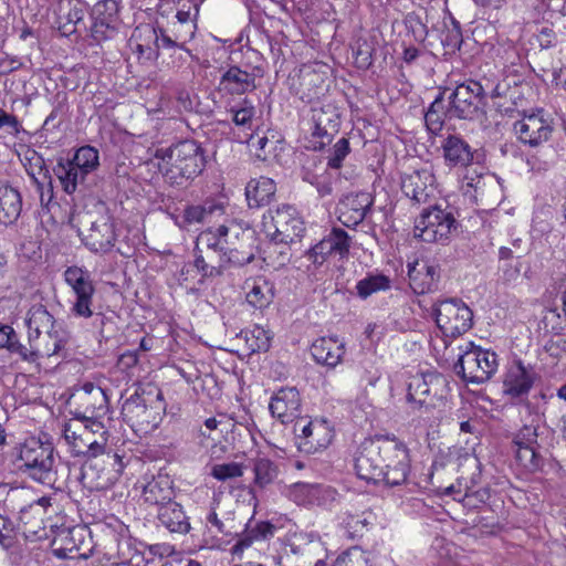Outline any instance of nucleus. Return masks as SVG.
Here are the masks:
<instances>
[{
	"label": "nucleus",
	"mask_w": 566,
	"mask_h": 566,
	"mask_svg": "<svg viewBox=\"0 0 566 566\" xmlns=\"http://www.w3.org/2000/svg\"><path fill=\"white\" fill-rule=\"evenodd\" d=\"M155 157L165 165L164 176L171 185L182 186L198 177L206 167V151L195 139L179 140L159 148Z\"/></svg>",
	"instance_id": "1"
},
{
	"label": "nucleus",
	"mask_w": 566,
	"mask_h": 566,
	"mask_svg": "<svg viewBox=\"0 0 566 566\" xmlns=\"http://www.w3.org/2000/svg\"><path fill=\"white\" fill-rule=\"evenodd\" d=\"M17 468L38 483L56 490L61 489L62 481L54 447L49 441L43 442L36 438L27 439L20 448Z\"/></svg>",
	"instance_id": "2"
},
{
	"label": "nucleus",
	"mask_w": 566,
	"mask_h": 566,
	"mask_svg": "<svg viewBox=\"0 0 566 566\" xmlns=\"http://www.w3.org/2000/svg\"><path fill=\"white\" fill-rule=\"evenodd\" d=\"M165 403L160 390L137 388L122 406L123 420L136 432L148 433L163 419Z\"/></svg>",
	"instance_id": "3"
},
{
	"label": "nucleus",
	"mask_w": 566,
	"mask_h": 566,
	"mask_svg": "<svg viewBox=\"0 0 566 566\" xmlns=\"http://www.w3.org/2000/svg\"><path fill=\"white\" fill-rule=\"evenodd\" d=\"M547 439L548 431L538 419L524 424L514 434L516 460L525 471L535 473L543 470Z\"/></svg>",
	"instance_id": "4"
},
{
	"label": "nucleus",
	"mask_w": 566,
	"mask_h": 566,
	"mask_svg": "<svg viewBox=\"0 0 566 566\" xmlns=\"http://www.w3.org/2000/svg\"><path fill=\"white\" fill-rule=\"evenodd\" d=\"M453 366L454 373L468 384H483L491 379L499 367L495 352L484 349L469 342Z\"/></svg>",
	"instance_id": "5"
},
{
	"label": "nucleus",
	"mask_w": 566,
	"mask_h": 566,
	"mask_svg": "<svg viewBox=\"0 0 566 566\" xmlns=\"http://www.w3.org/2000/svg\"><path fill=\"white\" fill-rule=\"evenodd\" d=\"M458 227L459 222L451 207L434 205L424 209L416 220L415 237L424 242L446 244Z\"/></svg>",
	"instance_id": "6"
},
{
	"label": "nucleus",
	"mask_w": 566,
	"mask_h": 566,
	"mask_svg": "<svg viewBox=\"0 0 566 566\" xmlns=\"http://www.w3.org/2000/svg\"><path fill=\"white\" fill-rule=\"evenodd\" d=\"M486 93L480 82L469 80L449 88L447 102L451 118L475 120L485 112Z\"/></svg>",
	"instance_id": "7"
},
{
	"label": "nucleus",
	"mask_w": 566,
	"mask_h": 566,
	"mask_svg": "<svg viewBox=\"0 0 566 566\" xmlns=\"http://www.w3.org/2000/svg\"><path fill=\"white\" fill-rule=\"evenodd\" d=\"M262 231L275 243H292L302 237L303 221L291 205H281L263 214Z\"/></svg>",
	"instance_id": "8"
},
{
	"label": "nucleus",
	"mask_w": 566,
	"mask_h": 566,
	"mask_svg": "<svg viewBox=\"0 0 566 566\" xmlns=\"http://www.w3.org/2000/svg\"><path fill=\"white\" fill-rule=\"evenodd\" d=\"M432 314L437 326L446 337H459L473 325L472 310L457 297L436 301Z\"/></svg>",
	"instance_id": "9"
},
{
	"label": "nucleus",
	"mask_w": 566,
	"mask_h": 566,
	"mask_svg": "<svg viewBox=\"0 0 566 566\" xmlns=\"http://www.w3.org/2000/svg\"><path fill=\"white\" fill-rule=\"evenodd\" d=\"M198 15L199 4L188 0L176 11L175 20L169 22L168 27L161 23L164 49L177 48L189 52L186 44L195 38Z\"/></svg>",
	"instance_id": "10"
},
{
	"label": "nucleus",
	"mask_w": 566,
	"mask_h": 566,
	"mask_svg": "<svg viewBox=\"0 0 566 566\" xmlns=\"http://www.w3.org/2000/svg\"><path fill=\"white\" fill-rule=\"evenodd\" d=\"M381 482L388 486H399L408 483L411 470L409 449L396 436L388 434L387 447L384 449Z\"/></svg>",
	"instance_id": "11"
},
{
	"label": "nucleus",
	"mask_w": 566,
	"mask_h": 566,
	"mask_svg": "<svg viewBox=\"0 0 566 566\" xmlns=\"http://www.w3.org/2000/svg\"><path fill=\"white\" fill-rule=\"evenodd\" d=\"M63 276L65 283L72 289L74 294L71 313L75 317H92L95 286L91 277V273L83 268L72 265L64 271Z\"/></svg>",
	"instance_id": "12"
},
{
	"label": "nucleus",
	"mask_w": 566,
	"mask_h": 566,
	"mask_svg": "<svg viewBox=\"0 0 566 566\" xmlns=\"http://www.w3.org/2000/svg\"><path fill=\"white\" fill-rule=\"evenodd\" d=\"M388 434L377 436L374 440L361 444L355 458V471L359 479L367 482L379 483L385 462L384 449L387 447Z\"/></svg>",
	"instance_id": "13"
},
{
	"label": "nucleus",
	"mask_w": 566,
	"mask_h": 566,
	"mask_svg": "<svg viewBox=\"0 0 566 566\" xmlns=\"http://www.w3.org/2000/svg\"><path fill=\"white\" fill-rule=\"evenodd\" d=\"M75 419H104L109 412L106 391L93 382H85L73 394Z\"/></svg>",
	"instance_id": "14"
},
{
	"label": "nucleus",
	"mask_w": 566,
	"mask_h": 566,
	"mask_svg": "<svg viewBox=\"0 0 566 566\" xmlns=\"http://www.w3.org/2000/svg\"><path fill=\"white\" fill-rule=\"evenodd\" d=\"M293 432L301 451L314 453L327 448L334 437L333 430L326 420H307L301 417L293 424Z\"/></svg>",
	"instance_id": "15"
},
{
	"label": "nucleus",
	"mask_w": 566,
	"mask_h": 566,
	"mask_svg": "<svg viewBox=\"0 0 566 566\" xmlns=\"http://www.w3.org/2000/svg\"><path fill=\"white\" fill-rule=\"evenodd\" d=\"M161 34L159 18L154 23L139 24L134 29L129 45L139 61L153 62L158 59L160 50L164 49Z\"/></svg>",
	"instance_id": "16"
},
{
	"label": "nucleus",
	"mask_w": 566,
	"mask_h": 566,
	"mask_svg": "<svg viewBox=\"0 0 566 566\" xmlns=\"http://www.w3.org/2000/svg\"><path fill=\"white\" fill-rule=\"evenodd\" d=\"M116 240L115 221L107 213L95 218L91 217L88 229L82 232L84 245L94 253L105 254L111 252Z\"/></svg>",
	"instance_id": "17"
},
{
	"label": "nucleus",
	"mask_w": 566,
	"mask_h": 566,
	"mask_svg": "<svg viewBox=\"0 0 566 566\" xmlns=\"http://www.w3.org/2000/svg\"><path fill=\"white\" fill-rule=\"evenodd\" d=\"M514 133L517 139L530 147H538L547 142L553 132V120L545 116L543 109L524 115L521 120L514 123Z\"/></svg>",
	"instance_id": "18"
},
{
	"label": "nucleus",
	"mask_w": 566,
	"mask_h": 566,
	"mask_svg": "<svg viewBox=\"0 0 566 566\" xmlns=\"http://www.w3.org/2000/svg\"><path fill=\"white\" fill-rule=\"evenodd\" d=\"M311 134L317 138L314 149H322L328 145L338 133L340 126V114L334 104H324L312 107Z\"/></svg>",
	"instance_id": "19"
},
{
	"label": "nucleus",
	"mask_w": 566,
	"mask_h": 566,
	"mask_svg": "<svg viewBox=\"0 0 566 566\" xmlns=\"http://www.w3.org/2000/svg\"><path fill=\"white\" fill-rule=\"evenodd\" d=\"M374 197L370 192H350L338 203V220L347 228L360 224L371 212Z\"/></svg>",
	"instance_id": "20"
},
{
	"label": "nucleus",
	"mask_w": 566,
	"mask_h": 566,
	"mask_svg": "<svg viewBox=\"0 0 566 566\" xmlns=\"http://www.w3.org/2000/svg\"><path fill=\"white\" fill-rule=\"evenodd\" d=\"M350 237L340 228H333L318 243L307 252L314 264L322 265L328 258L343 259L348 255Z\"/></svg>",
	"instance_id": "21"
},
{
	"label": "nucleus",
	"mask_w": 566,
	"mask_h": 566,
	"mask_svg": "<svg viewBox=\"0 0 566 566\" xmlns=\"http://www.w3.org/2000/svg\"><path fill=\"white\" fill-rule=\"evenodd\" d=\"M536 379L532 365H524L516 358L507 368L503 380V392L513 400H522L528 395Z\"/></svg>",
	"instance_id": "22"
},
{
	"label": "nucleus",
	"mask_w": 566,
	"mask_h": 566,
	"mask_svg": "<svg viewBox=\"0 0 566 566\" xmlns=\"http://www.w3.org/2000/svg\"><path fill=\"white\" fill-rule=\"evenodd\" d=\"M442 382L440 375L436 373H426L411 376L407 386V403L412 410H420L424 408L429 410L434 406L432 398V390ZM437 392H433L436 396Z\"/></svg>",
	"instance_id": "23"
},
{
	"label": "nucleus",
	"mask_w": 566,
	"mask_h": 566,
	"mask_svg": "<svg viewBox=\"0 0 566 566\" xmlns=\"http://www.w3.org/2000/svg\"><path fill=\"white\" fill-rule=\"evenodd\" d=\"M434 180L430 168L415 169L401 176V190L416 205L426 203L433 195Z\"/></svg>",
	"instance_id": "24"
},
{
	"label": "nucleus",
	"mask_w": 566,
	"mask_h": 566,
	"mask_svg": "<svg viewBox=\"0 0 566 566\" xmlns=\"http://www.w3.org/2000/svg\"><path fill=\"white\" fill-rule=\"evenodd\" d=\"M271 415L283 424L295 423L301 418V396L295 387L281 388L271 397Z\"/></svg>",
	"instance_id": "25"
},
{
	"label": "nucleus",
	"mask_w": 566,
	"mask_h": 566,
	"mask_svg": "<svg viewBox=\"0 0 566 566\" xmlns=\"http://www.w3.org/2000/svg\"><path fill=\"white\" fill-rule=\"evenodd\" d=\"M440 265L428 260L408 264L409 285L416 294H426L438 289Z\"/></svg>",
	"instance_id": "26"
},
{
	"label": "nucleus",
	"mask_w": 566,
	"mask_h": 566,
	"mask_svg": "<svg viewBox=\"0 0 566 566\" xmlns=\"http://www.w3.org/2000/svg\"><path fill=\"white\" fill-rule=\"evenodd\" d=\"M226 212L222 202L214 199H207L198 205H187L181 214L176 217V224L187 229L193 224L210 223Z\"/></svg>",
	"instance_id": "27"
},
{
	"label": "nucleus",
	"mask_w": 566,
	"mask_h": 566,
	"mask_svg": "<svg viewBox=\"0 0 566 566\" xmlns=\"http://www.w3.org/2000/svg\"><path fill=\"white\" fill-rule=\"evenodd\" d=\"M444 164L449 168H467L473 164L475 150L460 135H449L441 144Z\"/></svg>",
	"instance_id": "28"
},
{
	"label": "nucleus",
	"mask_w": 566,
	"mask_h": 566,
	"mask_svg": "<svg viewBox=\"0 0 566 566\" xmlns=\"http://www.w3.org/2000/svg\"><path fill=\"white\" fill-rule=\"evenodd\" d=\"M275 526L268 521L249 522L243 532L238 535L230 552L233 556L242 557L243 553L253 545L263 543L274 536Z\"/></svg>",
	"instance_id": "29"
},
{
	"label": "nucleus",
	"mask_w": 566,
	"mask_h": 566,
	"mask_svg": "<svg viewBox=\"0 0 566 566\" xmlns=\"http://www.w3.org/2000/svg\"><path fill=\"white\" fill-rule=\"evenodd\" d=\"M328 88V80L324 72L312 66L301 70L298 94L305 103H313L325 95Z\"/></svg>",
	"instance_id": "30"
},
{
	"label": "nucleus",
	"mask_w": 566,
	"mask_h": 566,
	"mask_svg": "<svg viewBox=\"0 0 566 566\" xmlns=\"http://www.w3.org/2000/svg\"><path fill=\"white\" fill-rule=\"evenodd\" d=\"M157 520L163 527L174 534L186 535L191 530L182 505L175 501L158 509Z\"/></svg>",
	"instance_id": "31"
},
{
	"label": "nucleus",
	"mask_w": 566,
	"mask_h": 566,
	"mask_svg": "<svg viewBox=\"0 0 566 566\" xmlns=\"http://www.w3.org/2000/svg\"><path fill=\"white\" fill-rule=\"evenodd\" d=\"M311 354L317 364L335 367L340 363L345 347L337 337H321L312 344Z\"/></svg>",
	"instance_id": "32"
},
{
	"label": "nucleus",
	"mask_w": 566,
	"mask_h": 566,
	"mask_svg": "<svg viewBox=\"0 0 566 566\" xmlns=\"http://www.w3.org/2000/svg\"><path fill=\"white\" fill-rule=\"evenodd\" d=\"M175 491L171 479L167 474L153 476L143 488V499L146 503L160 506L174 501Z\"/></svg>",
	"instance_id": "33"
},
{
	"label": "nucleus",
	"mask_w": 566,
	"mask_h": 566,
	"mask_svg": "<svg viewBox=\"0 0 566 566\" xmlns=\"http://www.w3.org/2000/svg\"><path fill=\"white\" fill-rule=\"evenodd\" d=\"M27 326L29 340H38L42 333L59 331V327H62L42 304H34L30 307Z\"/></svg>",
	"instance_id": "34"
},
{
	"label": "nucleus",
	"mask_w": 566,
	"mask_h": 566,
	"mask_svg": "<svg viewBox=\"0 0 566 566\" xmlns=\"http://www.w3.org/2000/svg\"><path fill=\"white\" fill-rule=\"evenodd\" d=\"M22 211L21 193L6 181L0 180V223L13 224Z\"/></svg>",
	"instance_id": "35"
},
{
	"label": "nucleus",
	"mask_w": 566,
	"mask_h": 566,
	"mask_svg": "<svg viewBox=\"0 0 566 566\" xmlns=\"http://www.w3.org/2000/svg\"><path fill=\"white\" fill-rule=\"evenodd\" d=\"M255 77L252 73L241 70L239 66H230L219 82L220 91L228 94H244L255 88Z\"/></svg>",
	"instance_id": "36"
},
{
	"label": "nucleus",
	"mask_w": 566,
	"mask_h": 566,
	"mask_svg": "<svg viewBox=\"0 0 566 566\" xmlns=\"http://www.w3.org/2000/svg\"><path fill=\"white\" fill-rule=\"evenodd\" d=\"M276 192L273 179L261 176L251 179L245 187V197L250 208H260L269 205Z\"/></svg>",
	"instance_id": "37"
},
{
	"label": "nucleus",
	"mask_w": 566,
	"mask_h": 566,
	"mask_svg": "<svg viewBox=\"0 0 566 566\" xmlns=\"http://www.w3.org/2000/svg\"><path fill=\"white\" fill-rule=\"evenodd\" d=\"M448 94V87L440 91L424 114L426 126L433 134H438L442 129L446 119H453L449 113Z\"/></svg>",
	"instance_id": "38"
},
{
	"label": "nucleus",
	"mask_w": 566,
	"mask_h": 566,
	"mask_svg": "<svg viewBox=\"0 0 566 566\" xmlns=\"http://www.w3.org/2000/svg\"><path fill=\"white\" fill-rule=\"evenodd\" d=\"M53 172L59 179L65 193L72 195L77 190L78 185L83 184L86 174L78 169L70 159L60 158L53 168Z\"/></svg>",
	"instance_id": "39"
},
{
	"label": "nucleus",
	"mask_w": 566,
	"mask_h": 566,
	"mask_svg": "<svg viewBox=\"0 0 566 566\" xmlns=\"http://www.w3.org/2000/svg\"><path fill=\"white\" fill-rule=\"evenodd\" d=\"M249 289L247 302L259 310L268 307L274 298V285L263 276H258L251 283L245 282Z\"/></svg>",
	"instance_id": "40"
},
{
	"label": "nucleus",
	"mask_w": 566,
	"mask_h": 566,
	"mask_svg": "<svg viewBox=\"0 0 566 566\" xmlns=\"http://www.w3.org/2000/svg\"><path fill=\"white\" fill-rule=\"evenodd\" d=\"M83 530L64 528L52 541L53 554L61 559L75 558L78 553L77 541L83 536Z\"/></svg>",
	"instance_id": "41"
},
{
	"label": "nucleus",
	"mask_w": 566,
	"mask_h": 566,
	"mask_svg": "<svg viewBox=\"0 0 566 566\" xmlns=\"http://www.w3.org/2000/svg\"><path fill=\"white\" fill-rule=\"evenodd\" d=\"M25 169L28 175L33 179L36 188L41 191L40 201L44 203V195H43V184L39 181L38 176H42L45 180H48V186L50 191L52 192V176L50 169L45 163L44 157L35 150H29L25 156Z\"/></svg>",
	"instance_id": "42"
},
{
	"label": "nucleus",
	"mask_w": 566,
	"mask_h": 566,
	"mask_svg": "<svg viewBox=\"0 0 566 566\" xmlns=\"http://www.w3.org/2000/svg\"><path fill=\"white\" fill-rule=\"evenodd\" d=\"M391 280L380 272H369L356 283V294L360 300H366L374 293L389 290Z\"/></svg>",
	"instance_id": "43"
},
{
	"label": "nucleus",
	"mask_w": 566,
	"mask_h": 566,
	"mask_svg": "<svg viewBox=\"0 0 566 566\" xmlns=\"http://www.w3.org/2000/svg\"><path fill=\"white\" fill-rule=\"evenodd\" d=\"M254 479L253 486L265 489L272 484L279 476V465L269 458H256L252 467Z\"/></svg>",
	"instance_id": "44"
},
{
	"label": "nucleus",
	"mask_w": 566,
	"mask_h": 566,
	"mask_svg": "<svg viewBox=\"0 0 566 566\" xmlns=\"http://www.w3.org/2000/svg\"><path fill=\"white\" fill-rule=\"evenodd\" d=\"M322 485L297 482L287 490V496L297 505H313L318 503L322 494Z\"/></svg>",
	"instance_id": "45"
},
{
	"label": "nucleus",
	"mask_w": 566,
	"mask_h": 566,
	"mask_svg": "<svg viewBox=\"0 0 566 566\" xmlns=\"http://www.w3.org/2000/svg\"><path fill=\"white\" fill-rule=\"evenodd\" d=\"M239 339H243L245 352L248 355L266 352L271 345V337L263 327L254 326L252 329L242 331L238 335Z\"/></svg>",
	"instance_id": "46"
},
{
	"label": "nucleus",
	"mask_w": 566,
	"mask_h": 566,
	"mask_svg": "<svg viewBox=\"0 0 566 566\" xmlns=\"http://www.w3.org/2000/svg\"><path fill=\"white\" fill-rule=\"evenodd\" d=\"M106 450V440L104 438H99V440H95L92 437V433L86 429H81L78 433L77 442H75V455H84L90 458H96L101 454H104Z\"/></svg>",
	"instance_id": "47"
},
{
	"label": "nucleus",
	"mask_w": 566,
	"mask_h": 566,
	"mask_svg": "<svg viewBox=\"0 0 566 566\" xmlns=\"http://www.w3.org/2000/svg\"><path fill=\"white\" fill-rule=\"evenodd\" d=\"M34 511H39V504L30 505L29 507L22 509L20 511V522L22 524V532L27 539L35 538L41 539V532L44 531L42 526L43 520L40 515L34 513Z\"/></svg>",
	"instance_id": "48"
},
{
	"label": "nucleus",
	"mask_w": 566,
	"mask_h": 566,
	"mask_svg": "<svg viewBox=\"0 0 566 566\" xmlns=\"http://www.w3.org/2000/svg\"><path fill=\"white\" fill-rule=\"evenodd\" d=\"M78 169L86 175L93 172L99 166L98 150L93 146L80 147L72 159H70Z\"/></svg>",
	"instance_id": "49"
},
{
	"label": "nucleus",
	"mask_w": 566,
	"mask_h": 566,
	"mask_svg": "<svg viewBox=\"0 0 566 566\" xmlns=\"http://www.w3.org/2000/svg\"><path fill=\"white\" fill-rule=\"evenodd\" d=\"M222 271L229 268L243 266L254 260V254L251 251H243L241 247L234 244L227 252L218 256Z\"/></svg>",
	"instance_id": "50"
},
{
	"label": "nucleus",
	"mask_w": 566,
	"mask_h": 566,
	"mask_svg": "<svg viewBox=\"0 0 566 566\" xmlns=\"http://www.w3.org/2000/svg\"><path fill=\"white\" fill-rule=\"evenodd\" d=\"M69 339L67 332L62 327L59 331L46 333L43 338L38 339V346L49 348V354H39V357H51L57 355L66 345Z\"/></svg>",
	"instance_id": "51"
},
{
	"label": "nucleus",
	"mask_w": 566,
	"mask_h": 566,
	"mask_svg": "<svg viewBox=\"0 0 566 566\" xmlns=\"http://www.w3.org/2000/svg\"><path fill=\"white\" fill-rule=\"evenodd\" d=\"M542 324L546 332L559 335L566 329V312L558 307L547 308L543 315Z\"/></svg>",
	"instance_id": "52"
},
{
	"label": "nucleus",
	"mask_w": 566,
	"mask_h": 566,
	"mask_svg": "<svg viewBox=\"0 0 566 566\" xmlns=\"http://www.w3.org/2000/svg\"><path fill=\"white\" fill-rule=\"evenodd\" d=\"M28 342L29 346L21 344L18 337H15L13 343L9 345V350L28 361H35L39 358V354H49L50 349L38 346V340L28 339Z\"/></svg>",
	"instance_id": "53"
},
{
	"label": "nucleus",
	"mask_w": 566,
	"mask_h": 566,
	"mask_svg": "<svg viewBox=\"0 0 566 566\" xmlns=\"http://www.w3.org/2000/svg\"><path fill=\"white\" fill-rule=\"evenodd\" d=\"M230 112L232 114V120L237 126L251 128L255 115V108L251 102L243 99L241 103L233 106Z\"/></svg>",
	"instance_id": "54"
},
{
	"label": "nucleus",
	"mask_w": 566,
	"mask_h": 566,
	"mask_svg": "<svg viewBox=\"0 0 566 566\" xmlns=\"http://www.w3.org/2000/svg\"><path fill=\"white\" fill-rule=\"evenodd\" d=\"M211 262L212 259L209 260L207 256H203L202 251L197 245L195 249L193 266L202 277H217L223 274L219 260L217 261V264H212Z\"/></svg>",
	"instance_id": "55"
},
{
	"label": "nucleus",
	"mask_w": 566,
	"mask_h": 566,
	"mask_svg": "<svg viewBox=\"0 0 566 566\" xmlns=\"http://www.w3.org/2000/svg\"><path fill=\"white\" fill-rule=\"evenodd\" d=\"M118 29L117 21H107L104 19H93L91 27L92 38L96 42L112 39L116 35Z\"/></svg>",
	"instance_id": "56"
},
{
	"label": "nucleus",
	"mask_w": 566,
	"mask_h": 566,
	"mask_svg": "<svg viewBox=\"0 0 566 566\" xmlns=\"http://www.w3.org/2000/svg\"><path fill=\"white\" fill-rule=\"evenodd\" d=\"M118 11L117 0H98L92 9V19L118 22Z\"/></svg>",
	"instance_id": "57"
},
{
	"label": "nucleus",
	"mask_w": 566,
	"mask_h": 566,
	"mask_svg": "<svg viewBox=\"0 0 566 566\" xmlns=\"http://www.w3.org/2000/svg\"><path fill=\"white\" fill-rule=\"evenodd\" d=\"M350 153L349 140L345 137L338 139L329 150L327 166L332 169H339L344 159Z\"/></svg>",
	"instance_id": "58"
},
{
	"label": "nucleus",
	"mask_w": 566,
	"mask_h": 566,
	"mask_svg": "<svg viewBox=\"0 0 566 566\" xmlns=\"http://www.w3.org/2000/svg\"><path fill=\"white\" fill-rule=\"evenodd\" d=\"M240 231L235 227H229L221 224L218 227V240L217 250L218 256L223 252H227L231 247L235 244L234 240H239Z\"/></svg>",
	"instance_id": "59"
},
{
	"label": "nucleus",
	"mask_w": 566,
	"mask_h": 566,
	"mask_svg": "<svg viewBox=\"0 0 566 566\" xmlns=\"http://www.w3.org/2000/svg\"><path fill=\"white\" fill-rule=\"evenodd\" d=\"M211 475L219 481H227L243 475V465L238 462L214 464L211 468Z\"/></svg>",
	"instance_id": "60"
},
{
	"label": "nucleus",
	"mask_w": 566,
	"mask_h": 566,
	"mask_svg": "<svg viewBox=\"0 0 566 566\" xmlns=\"http://www.w3.org/2000/svg\"><path fill=\"white\" fill-rule=\"evenodd\" d=\"M17 542V527L9 517L0 515V545L9 549Z\"/></svg>",
	"instance_id": "61"
},
{
	"label": "nucleus",
	"mask_w": 566,
	"mask_h": 566,
	"mask_svg": "<svg viewBox=\"0 0 566 566\" xmlns=\"http://www.w3.org/2000/svg\"><path fill=\"white\" fill-rule=\"evenodd\" d=\"M526 163L532 171L539 172V174L546 172L555 164L554 151L551 150L549 155L542 154V151H537V153L531 155L527 158Z\"/></svg>",
	"instance_id": "62"
},
{
	"label": "nucleus",
	"mask_w": 566,
	"mask_h": 566,
	"mask_svg": "<svg viewBox=\"0 0 566 566\" xmlns=\"http://www.w3.org/2000/svg\"><path fill=\"white\" fill-rule=\"evenodd\" d=\"M490 496V491L486 488H480L479 490L474 491L467 488V491L461 502L465 507L478 509L480 505L485 504L489 501Z\"/></svg>",
	"instance_id": "63"
},
{
	"label": "nucleus",
	"mask_w": 566,
	"mask_h": 566,
	"mask_svg": "<svg viewBox=\"0 0 566 566\" xmlns=\"http://www.w3.org/2000/svg\"><path fill=\"white\" fill-rule=\"evenodd\" d=\"M353 55L356 66L360 70H367L373 64V49L367 42L358 43Z\"/></svg>",
	"instance_id": "64"
}]
</instances>
